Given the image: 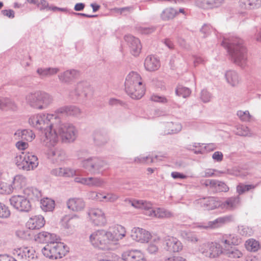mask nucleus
Instances as JSON below:
<instances>
[{
    "mask_svg": "<svg viewBox=\"0 0 261 261\" xmlns=\"http://www.w3.org/2000/svg\"><path fill=\"white\" fill-rule=\"evenodd\" d=\"M53 128L41 137V142L48 148L54 146L60 137L64 143L73 142L77 136V130L71 123H62L58 116L51 125Z\"/></svg>",
    "mask_w": 261,
    "mask_h": 261,
    "instance_id": "obj_1",
    "label": "nucleus"
},
{
    "mask_svg": "<svg viewBox=\"0 0 261 261\" xmlns=\"http://www.w3.org/2000/svg\"><path fill=\"white\" fill-rule=\"evenodd\" d=\"M222 45L227 48L231 60L241 67L246 65L247 61V50L244 41L240 38L232 36L224 39Z\"/></svg>",
    "mask_w": 261,
    "mask_h": 261,
    "instance_id": "obj_2",
    "label": "nucleus"
},
{
    "mask_svg": "<svg viewBox=\"0 0 261 261\" xmlns=\"http://www.w3.org/2000/svg\"><path fill=\"white\" fill-rule=\"evenodd\" d=\"M126 93L133 99H140L144 94L145 89L142 84L140 75L136 72H130L125 82Z\"/></svg>",
    "mask_w": 261,
    "mask_h": 261,
    "instance_id": "obj_3",
    "label": "nucleus"
},
{
    "mask_svg": "<svg viewBox=\"0 0 261 261\" xmlns=\"http://www.w3.org/2000/svg\"><path fill=\"white\" fill-rule=\"evenodd\" d=\"M57 117L56 114H38L31 116L29 119V123L33 127L40 130H44V135H45L50 128L52 129L51 125L55 122Z\"/></svg>",
    "mask_w": 261,
    "mask_h": 261,
    "instance_id": "obj_4",
    "label": "nucleus"
},
{
    "mask_svg": "<svg viewBox=\"0 0 261 261\" xmlns=\"http://www.w3.org/2000/svg\"><path fill=\"white\" fill-rule=\"evenodd\" d=\"M129 203L136 208L144 210V214L150 217L163 218L170 217L172 215L170 212L164 208H152L151 203L148 201L129 200Z\"/></svg>",
    "mask_w": 261,
    "mask_h": 261,
    "instance_id": "obj_5",
    "label": "nucleus"
},
{
    "mask_svg": "<svg viewBox=\"0 0 261 261\" xmlns=\"http://www.w3.org/2000/svg\"><path fill=\"white\" fill-rule=\"evenodd\" d=\"M111 232L104 229L93 232L89 237L91 244L95 247L102 250L109 249L112 243L111 239Z\"/></svg>",
    "mask_w": 261,
    "mask_h": 261,
    "instance_id": "obj_6",
    "label": "nucleus"
},
{
    "mask_svg": "<svg viewBox=\"0 0 261 261\" xmlns=\"http://www.w3.org/2000/svg\"><path fill=\"white\" fill-rule=\"evenodd\" d=\"M82 166L93 174H102L109 168L108 163L103 159L93 156L84 160Z\"/></svg>",
    "mask_w": 261,
    "mask_h": 261,
    "instance_id": "obj_7",
    "label": "nucleus"
},
{
    "mask_svg": "<svg viewBox=\"0 0 261 261\" xmlns=\"http://www.w3.org/2000/svg\"><path fill=\"white\" fill-rule=\"evenodd\" d=\"M67 251V247L64 243L58 241L46 244L42 249L43 254L51 259L61 258L66 255Z\"/></svg>",
    "mask_w": 261,
    "mask_h": 261,
    "instance_id": "obj_8",
    "label": "nucleus"
},
{
    "mask_svg": "<svg viewBox=\"0 0 261 261\" xmlns=\"http://www.w3.org/2000/svg\"><path fill=\"white\" fill-rule=\"evenodd\" d=\"M199 250L204 256L211 258L219 257L223 254V250L220 244L216 242H207L201 244Z\"/></svg>",
    "mask_w": 261,
    "mask_h": 261,
    "instance_id": "obj_9",
    "label": "nucleus"
},
{
    "mask_svg": "<svg viewBox=\"0 0 261 261\" xmlns=\"http://www.w3.org/2000/svg\"><path fill=\"white\" fill-rule=\"evenodd\" d=\"M11 205L20 212H28L32 207L30 200L24 196L15 195L10 199Z\"/></svg>",
    "mask_w": 261,
    "mask_h": 261,
    "instance_id": "obj_10",
    "label": "nucleus"
},
{
    "mask_svg": "<svg viewBox=\"0 0 261 261\" xmlns=\"http://www.w3.org/2000/svg\"><path fill=\"white\" fill-rule=\"evenodd\" d=\"M195 204H199L205 210H212L221 206V201L215 197H203L196 200Z\"/></svg>",
    "mask_w": 261,
    "mask_h": 261,
    "instance_id": "obj_11",
    "label": "nucleus"
},
{
    "mask_svg": "<svg viewBox=\"0 0 261 261\" xmlns=\"http://www.w3.org/2000/svg\"><path fill=\"white\" fill-rule=\"evenodd\" d=\"M91 92V89L88 83L82 82L79 83L74 90L70 92V97L72 98H76L79 96L86 97Z\"/></svg>",
    "mask_w": 261,
    "mask_h": 261,
    "instance_id": "obj_12",
    "label": "nucleus"
},
{
    "mask_svg": "<svg viewBox=\"0 0 261 261\" xmlns=\"http://www.w3.org/2000/svg\"><path fill=\"white\" fill-rule=\"evenodd\" d=\"M124 39L129 48L130 53L134 56H138L142 49L140 40L131 35H125Z\"/></svg>",
    "mask_w": 261,
    "mask_h": 261,
    "instance_id": "obj_13",
    "label": "nucleus"
},
{
    "mask_svg": "<svg viewBox=\"0 0 261 261\" xmlns=\"http://www.w3.org/2000/svg\"><path fill=\"white\" fill-rule=\"evenodd\" d=\"M88 215L92 222L95 225L103 226L107 223L105 213L101 209L91 208L89 211Z\"/></svg>",
    "mask_w": 261,
    "mask_h": 261,
    "instance_id": "obj_14",
    "label": "nucleus"
},
{
    "mask_svg": "<svg viewBox=\"0 0 261 261\" xmlns=\"http://www.w3.org/2000/svg\"><path fill=\"white\" fill-rule=\"evenodd\" d=\"M233 221V217L231 215H227L219 217L214 221H209L205 225H199L197 227L200 228L208 229L218 228L223 225L229 223Z\"/></svg>",
    "mask_w": 261,
    "mask_h": 261,
    "instance_id": "obj_15",
    "label": "nucleus"
},
{
    "mask_svg": "<svg viewBox=\"0 0 261 261\" xmlns=\"http://www.w3.org/2000/svg\"><path fill=\"white\" fill-rule=\"evenodd\" d=\"M131 237L137 242L145 243L148 242L151 238V234L145 229L135 227L132 230Z\"/></svg>",
    "mask_w": 261,
    "mask_h": 261,
    "instance_id": "obj_16",
    "label": "nucleus"
},
{
    "mask_svg": "<svg viewBox=\"0 0 261 261\" xmlns=\"http://www.w3.org/2000/svg\"><path fill=\"white\" fill-rule=\"evenodd\" d=\"M165 249L170 252H176L182 248L181 243L176 238L168 237L165 239Z\"/></svg>",
    "mask_w": 261,
    "mask_h": 261,
    "instance_id": "obj_17",
    "label": "nucleus"
},
{
    "mask_svg": "<svg viewBox=\"0 0 261 261\" xmlns=\"http://www.w3.org/2000/svg\"><path fill=\"white\" fill-rule=\"evenodd\" d=\"M38 99L39 110L47 108L53 101L52 96L43 91L39 90Z\"/></svg>",
    "mask_w": 261,
    "mask_h": 261,
    "instance_id": "obj_18",
    "label": "nucleus"
},
{
    "mask_svg": "<svg viewBox=\"0 0 261 261\" xmlns=\"http://www.w3.org/2000/svg\"><path fill=\"white\" fill-rule=\"evenodd\" d=\"M122 261H144V255L137 250L126 251L122 254Z\"/></svg>",
    "mask_w": 261,
    "mask_h": 261,
    "instance_id": "obj_19",
    "label": "nucleus"
},
{
    "mask_svg": "<svg viewBox=\"0 0 261 261\" xmlns=\"http://www.w3.org/2000/svg\"><path fill=\"white\" fill-rule=\"evenodd\" d=\"M45 224L44 217L41 215L33 216L29 219L26 225L30 229H37L43 227Z\"/></svg>",
    "mask_w": 261,
    "mask_h": 261,
    "instance_id": "obj_20",
    "label": "nucleus"
},
{
    "mask_svg": "<svg viewBox=\"0 0 261 261\" xmlns=\"http://www.w3.org/2000/svg\"><path fill=\"white\" fill-rule=\"evenodd\" d=\"M35 240L42 243H51L53 242L58 241L56 234L50 233L46 231H42L38 233L35 236Z\"/></svg>",
    "mask_w": 261,
    "mask_h": 261,
    "instance_id": "obj_21",
    "label": "nucleus"
},
{
    "mask_svg": "<svg viewBox=\"0 0 261 261\" xmlns=\"http://www.w3.org/2000/svg\"><path fill=\"white\" fill-rule=\"evenodd\" d=\"M67 205L69 209L75 212L81 211L85 206V203L83 199L80 198L69 199L67 202Z\"/></svg>",
    "mask_w": 261,
    "mask_h": 261,
    "instance_id": "obj_22",
    "label": "nucleus"
},
{
    "mask_svg": "<svg viewBox=\"0 0 261 261\" xmlns=\"http://www.w3.org/2000/svg\"><path fill=\"white\" fill-rule=\"evenodd\" d=\"M144 66L148 71H153L156 70L160 66V61L153 56H148L145 60Z\"/></svg>",
    "mask_w": 261,
    "mask_h": 261,
    "instance_id": "obj_23",
    "label": "nucleus"
},
{
    "mask_svg": "<svg viewBox=\"0 0 261 261\" xmlns=\"http://www.w3.org/2000/svg\"><path fill=\"white\" fill-rule=\"evenodd\" d=\"M240 198L239 196L231 197L227 198L224 202H221V206L223 208L232 211L236 209L240 203Z\"/></svg>",
    "mask_w": 261,
    "mask_h": 261,
    "instance_id": "obj_24",
    "label": "nucleus"
},
{
    "mask_svg": "<svg viewBox=\"0 0 261 261\" xmlns=\"http://www.w3.org/2000/svg\"><path fill=\"white\" fill-rule=\"evenodd\" d=\"M38 97L39 91L30 92L25 97L26 103L32 108L39 110Z\"/></svg>",
    "mask_w": 261,
    "mask_h": 261,
    "instance_id": "obj_25",
    "label": "nucleus"
},
{
    "mask_svg": "<svg viewBox=\"0 0 261 261\" xmlns=\"http://www.w3.org/2000/svg\"><path fill=\"white\" fill-rule=\"evenodd\" d=\"M79 75L77 70L74 69L68 70L58 75V77L61 82L68 83L76 78Z\"/></svg>",
    "mask_w": 261,
    "mask_h": 261,
    "instance_id": "obj_26",
    "label": "nucleus"
},
{
    "mask_svg": "<svg viewBox=\"0 0 261 261\" xmlns=\"http://www.w3.org/2000/svg\"><path fill=\"white\" fill-rule=\"evenodd\" d=\"M84 185L89 187L101 188L106 184L105 180L98 177H86L84 180Z\"/></svg>",
    "mask_w": 261,
    "mask_h": 261,
    "instance_id": "obj_27",
    "label": "nucleus"
},
{
    "mask_svg": "<svg viewBox=\"0 0 261 261\" xmlns=\"http://www.w3.org/2000/svg\"><path fill=\"white\" fill-rule=\"evenodd\" d=\"M59 71V69L58 68H42L40 67L37 69V73L39 77L43 79L46 77H49L53 75L56 74Z\"/></svg>",
    "mask_w": 261,
    "mask_h": 261,
    "instance_id": "obj_28",
    "label": "nucleus"
},
{
    "mask_svg": "<svg viewBox=\"0 0 261 261\" xmlns=\"http://www.w3.org/2000/svg\"><path fill=\"white\" fill-rule=\"evenodd\" d=\"M51 174L56 176L71 177L75 175V172L68 168H57L51 171Z\"/></svg>",
    "mask_w": 261,
    "mask_h": 261,
    "instance_id": "obj_29",
    "label": "nucleus"
},
{
    "mask_svg": "<svg viewBox=\"0 0 261 261\" xmlns=\"http://www.w3.org/2000/svg\"><path fill=\"white\" fill-rule=\"evenodd\" d=\"M58 114H65L67 115L78 116L81 114L80 110L74 106H67L61 107L57 110Z\"/></svg>",
    "mask_w": 261,
    "mask_h": 261,
    "instance_id": "obj_30",
    "label": "nucleus"
},
{
    "mask_svg": "<svg viewBox=\"0 0 261 261\" xmlns=\"http://www.w3.org/2000/svg\"><path fill=\"white\" fill-rule=\"evenodd\" d=\"M126 231L125 228L121 225H117L114 228L113 232H111L112 242H115L122 239L125 236Z\"/></svg>",
    "mask_w": 261,
    "mask_h": 261,
    "instance_id": "obj_31",
    "label": "nucleus"
},
{
    "mask_svg": "<svg viewBox=\"0 0 261 261\" xmlns=\"http://www.w3.org/2000/svg\"><path fill=\"white\" fill-rule=\"evenodd\" d=\"M225 77L228 84L231 86H236L238 85L240 82V79L239 76L236 71H227L225 73Z\"/></svg>",
    "mask_w": 261,
    "mask_h": 261,
    "instance_id": "obj_32",
    "label": "nucleus"
},
{
    "mask_svg": "<svg viewBox=\"0 0 261 261\" xmlns=\"http://www.w3.org/2000/svg\"><path fill=\"white\" fill-rule=\"evenodd\" d=\"M239 5L245 9L258 8L261 6V0H240Z\"/></svg>",
    "mask_w": 261,
    "mask_h": 261,
    "instance_id": "obj_33",
    "label": "nucleus"
},
{
    "mask_svg": "<svg viewBox=\"0 0 261 261\" xmlns=\"http://www.w3.org/2000/svg\"><path fill=\"white\" fill-rule=\"evenodd\" d=\"M224 0H198V5L204 9L213 8L220 6Z\"/></svg>",
    "mask_w": 261,
    "mask_h": 261,
    "instance_id": "obj_34",
    "label": "nucleus"
},
{
    "mask_svg": "<svg viewBox=\"0 0 261 261\" xmlns=\"http://www.w3.org/2000/svg\"><path fill=\"white\" fill-rule=\"evenodd\" d=\"M26 161L25 164L27 166H28V168L24 169L25 171L34 170L38 165V158L33 153L27 152Z\"/></svg>",
    "mask_w": 261,
    "mask_h": 261,
    "instance_id": "obj_35",
    "label": "nucleus"
},
{
    "mask_svg": "<svg viewBox=\"0 0 261 261\" xmlns=\"http://www.w3.org/2000/svg\"><path fill=\"white\" fill-rule=\"evenodd\" d=\"M93 139L96 145L105 144L108 140L107 134L102 130H96L94 133Z\"/></svg>",
    "mask_w": 261,
    "mask_h": 261,
    "instance_id": "obj_36",
    "label": "nucleus"
},
{
    "mask_svg": "<svg viewBox=\"0 0 261 261\" xmlns=\"http://www.w3.org/2000/svg\"><path fill=\"white\" fill-rule=\"evenodd\" d=\"M178 13L177 10L173 8L165 9L160 15L161 18L164 21H168L173 19Z\"/></svg>",
    "mask_w": 261,
    "mask_h": 261,
    "instance_id": "obj_37",
    "label": "nucleus"
},
{
    "mask_svg": "<svg viewBox=\"0 0 261 261\" xmlns=\"http://www.w3.org/2000/svg\"><path fill=\"white\" fill-rule=\"evenodd\" d=\"M27 155V152H21L15 156V164L19 169L24 170V169H27V168H28V166H27L25 164Z\"/></svg>",
    "mask_w": 261,
    "mask_h": 261,
    "instance_id": "obj_38",
    "label": "nucleus"
},
{
    "mask_svg": "<svg viewBox=\"0 0 261 261\" xmlns=\"http://www.w3.org/2000/svg\"><path fill=\"white\" fill-rule=\"evenodd\" d=\"M15 135H18L19 137H20L22 140L30 142L32 141L35 138L34 133L30 129L18 130L15 133Z\"/></svg>",
    "mask_w": 261,
    "mask_h": 261,
    "instance_id": "obj_39",
    "label": "nucleus"
},
{
    "mask_svg": "<svg viewBox=\"0 0 261 261\" xmlns=\"http://www.w3.org/2000/svg\"><path fill=\"white\" fill-rule=\"evenodd\" d=\"M93 194L95 195V198L101 201L105 200L107 202H114L116 201L119 198V196L114 193H108L106 195L102 196L100 194H97L95 192H93Z\"/></svg>",
    "mask_w": 261,
    "mask_h": 261,
    "instance_id": "obj_40",
    "label": "nucleus"
},
{
    "mask_svg": "<svg viewBox=\"0 0 261 261\" xmlns=\"http://www.w3.org/2000/svg\"><path fill=\"white\" fill-rule=\"evenodd\" d=\"M8 109L15 111L17 106L11 99L6 97H0V109Z\"/></svg>",
    "mask_w": 261,
    "mask_h": 261,
    "instance_id": "obj_41",
    "label": "nucleus"
},
{
    "mask_svg": "<svg viewBox=\"0 0 261 261\" xmlns=\"http://www.w3.org/2000/svg\"><path fill=\"white\" fill-rule=\"evenodd\" d=\"M66 222L64 224V227L67 229H72L77 226L80 219L76 215L71 216H66L65 218Z\"/></svg>",
    "mask_w": 261,
    "mask_h": 261,
    "instance_id": "obj_42",
    "label": "nucleus"
},
{
    "mask_svg": "<svg viewBox=\"0 0 261 261\" xmlns=\"http://www.w3.org/2000/svg\"><path fill=\"white\" fill-rule=\"evenodd\" d=\"M223 254L229 258H240L243 255L241 251L236 247H230L228 249H224Z\"/></svg>",
    "mask_w": 261,
    "mask_h": 261,
    "instance_id": "obj_43",
    "label": "nucleus"
},
{
    "mask_svg": "<svg viewBox=\"0 0 261 261\" xmlns=\"http://www.w3.org/2000/svg\"><path fill=\"white\" fill-rule=\"evenodd\" d=\"M166 134H173L179 132L182 129L181 124L179 123H173L172 122H167L166 124Z\"/></svg>",
    "mask_w": 261,
    "mask_h": 261,
    "instance_id": "obj_44",
    "label": "nucleus"
},
{
    "mask_svg": "<svg viewBox=\"0 0 261 261\" xmlns=\"http://www.w3.org/2000/svg\"><path fill=\"white\" fill-rule=\"evenodd\" d=\"M40 207L44 211H51L55 207V201L48 198H43L40 201Z\"/></svg>",
    "mask_w": 261,
    "mask_h": 261,
    "instance_id": "obj_45",
    "label": "nucleus"
},
{
    "mask_svg": "<svg viewBox=\"0 0 261 261\" xmlns=\"http://www.w3.org/2000/svg\"><path fill=\"white\" fill-rule=\"evenodd\" d=\"M212 190L216 192H226L228 191L229 187L225 182L215 179V182Z\"/></svg>",
    "mask_w": 261,
    "mask_h": 261,
    "instance_id": "obj_46",
    "label": "nucleus"
},
{
    "mask_svg": "<svg viewBox=\"0 0 261 261\" xmlns=\"http://www.w3.org/2000/svg\"><path fill=\"white\" fill-rule=\"evenodd\" d=\"M25 193L28 195L29 198L32 200H39L41 196V193L38 190L33 188L25 189Z\"/></svg>",
    "mask_w": 261,
    "mask_h": 261,
    "instance_id": "obj_47",
    "label": "nucleus"
},
{
    "mask_svg": "<svg viewBox=\"0 0 261 261\" xmlns=\"http://www.w3.org/2000/svg\"><path fill=\"white\" fill-rule=\"evenodd\" d=\"M235 133L237 135L245 137H250L252 135L250 129L247 126L245 125L238 126L236 128Z\"/></svg>",
    "mask_w": 261,
    "mask_h": 261,
    "instance_id": "obj_48",
    "label": "nucleus"
},
{
    "mask_svg": "<svg viewBox=\"0 0 261 261\" xmlns=\"http://www.w3.org/2000/svg\"><path fill=\"white\" fill-rule=\"evenodd\" d=\"M51 154L57 161H63L66 159V153L62 149L56 148L51 151Z\"/></svg>",
    "mask_w": 261,
    "mask_h": 261,
    "instance_id": "obj_49",
    "label": "nucleus"
},
{
    "mask_svg": "<svg viewBox=\"0 0 261 261\" xmlns=\"http://www.w3.org/2000/svg\"><path fill=\"white\" fill-rule=\"evenodd\" d=\"M245 246L246 249L250 251H256L259 248L258 241L254 239H249L246 242Z\"/></svg>",
    "mask_w": 261,
    "mask_h": 261,
    "instance_id": "obj_50",
    "label": "nucleus"
},
{
    "mask_svg": "<svg viewBox=\"0 0 261 261\" xmlns=\"http://www.w3.org/2000/svg\"><path fill=\"white\" fill-rule=\"evenodd\" d=\"M191 90L182 86L179 85L177 87L175 93L177 96H182L184 98L188 97L191 94Z\"/></svg>",
    "mask_w": 261,
    "mask_h": 261,
    "instance_id": "obj_51",
    "label": "nucleus"
},
{
    "mask_svg": "<svg viewBox=\"0 0 261 261\" xmlns=\"http://www.w3.org/2000/svg\"><path fill=\"white\" fill-rule=\"evenodd\" d=\"M180 236L184 239L189 242L195 243L198 241V239L196 235L192 232L181 231Z\"/></svg>",
    "mask_w": 261,
    "mask_h": 261,
    "instance_id": "obj_52",
    "label": "nucleus"
},
{
    "mask_svg": "<svg viewBox=\"0 0 261 261\" xmlns=\"http://www.w3.org/2000/svg\"><path fill=\"white\" fill-rule=\"evenodd\" d=\"M160 244V239L158 238L154 239L153 241L151 242L147 247V251L150 254H154L158 251L159 246Z\"/></svg>",
    "mask_w": 261,
    "mask_h": 261,
    "instance_id": "obj_53",
    "label": "nucleus"
},
{
    "mask_svg": "<svg viewBox=\"0 0 261 261\" xmlns=\"http://www.w3.org/2000/svg\"><path fill=\"white\" fill-rule=\"evenodd\" d=\"M26 181V178L21 175H17L14 176L13 180V185L14 188H19L23 186Z\"/></svg>",
    "mask_w": 261,
    "mask_h": 261,
    "instance_id": "obj_54",
    "label": "nucleus"
},
{
    "mask_svg": "<svg viewBox=\"0 0 261 261\" xmlns=\"http://www.w3.org/2000/svg\"><path fill=\"white\" fill-rule=\"evenodd\" d=\"M218 244L221 246V248L224 250V249H228L231 246L228 234H224L219 239Z\"/></svg>",
    "mask_w": 261,
    "mask_h": 261,
    "instance_id": "obj_55",
    "label": "nucleus"
},
{
    "mask_svg": "<svg viewBox=\"0 0 261 261\" xmlns=\"http://www.w3.org/2000/svg\"><path fill=\"white\" fill-rule=\"evenodd\" d=\"M14 187L12 185L8 184L3 181H0V193L10 194L12 192Z\"/></svg>",
    "mask_w": 261,
    "mask_h": 261,
    "instance_id": "obj_56",
    "label": "nucleus"
},
{
    "mask_svg": "<svg viewBox=\"0 0 261 261\" xmlns=\"http://www.w3.org/2000/svg\"><path fill=\"white\" fill-rule=\"evenodd\" d=\"M237 115L239 117L240 120L244 122L250 121L252 117L248 111H238L237 112Z\"/></svg>",
    "mask_w": 261,
    "mask_h": 261,
    "instance_id": "obj_57",
    "label": "nucleus"
},
{
    "mask_svg": "<svg viewBox=\"0 0 261 261\" xmlns=\"http://www.w3.org/2000/svg\"><path fill=\"white\" fill-rule=\"evenodd\" d=\"M10 216V211L8 206L0 202V218H7Z\"/></svg>",
    "mask_w": 261,
    "mask_h": 261,
    "instance_id": "obj_58",
    "label": "nucleus"
},
{
    "mask_svg": "<svg viewBox=\"0 0 261 261\" xmlns=\"http://www.w3.org/2000/svg\"><path fill=\"white\" fill-rule=\"evenodd\" d=\"M256 186L252 185H239L237 187V191L239 195L243 194L246 191H248L251 189H254Z\"/></svg>",
    "mask_w": 261,
    "mask_h": 261,
    "instance_id": "obj_59",
    "label": "nucleus"
},
{
    "mask_svg": "<svg viewBox=\"0 0 261 261\" xmlns=\"http://www.w3.org/2000/svg\"><path fill=\"white\" fill-rule=\"evenodd\" d=\"M137 29L138 32H139L140 33L147 35L154 32L155 30V28L154 27H138Z\"/></svg>",
    "mask_w": 261,
    "mask_h": 261,
    "instance_id": "obj_60",
    "label": "nucleus"
},
{
    "mask_svg": "<svg viewBox=\"0 0 261 261\" xmlns=\"http://www.w3.org/2000/svg\"><path fill=\"white\" fill-rule=\"evenodd\" d=\"M150 99L154 102H160L162 103H165L168 102V100L166 97L164 96H160L156 94H153L151 95L150 97Z\"/></svg>",
    "mask_w": 261,
    "mask_h": 261,
    "instance_id": "obj_61",
    "label": "nucleus"
},
{
    "mask_svg": "<svg viewBox=\"0 0 261 261\" xmlns=\"http://www.w3.org/2000/svg\"><path fill=\"white\" fill-rule=\"evenodd\" d=\"M211 94L206 90L203 89L201 92V99L203 102H209L212 98Z\"/></svg>",
    "mask_w": 261,
    "mask_h": 261,
    "instance_id": "obj_62",
    "label": "nucleus"
},
{
    "mask_svg": "<svg viewBox=\"0 0 261 261\" xmlns=\"http://www.w3.org/2000/svg\"><path fill=\"white\" fill-rule=\"evenodd\" d=\"M239 231L242 236H251L252 234V229L245 226H239Z\"/></svg>",
    "mask_w": 261,
    "mask_h": 261,
    "instance_id": "obj_63",
    "label": "nucleus"
},
{
    "mask_svg": "<svg viewBox=\"0 0 261 261\" xmlns=\"http://www.w3.org/2000/svg\"><path fill=\"white\" fill-rule=\"evenodd\" d=\"M15 234L18 238L24 240L29 239L30 237V233L28 231H25L23 229L17 230L15 232Z\"/></svg>",
    "mask_w": 261,
    "mask_h": 261,
    "instance_id": "obj_64",
    "label": "nucleus"
}]
</instances>
